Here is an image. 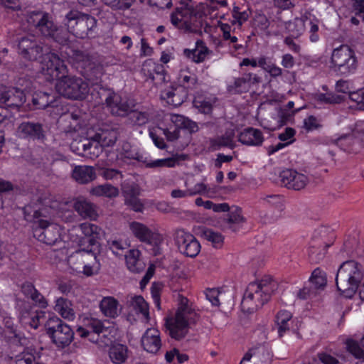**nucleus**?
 Instances as JSON below:
<instances>
[{
    "instance_id": "46",
    "label": "nucleus",
    "mask_w": 364,
    "mask_h": 364,
    "mask_svg": "<svg viewBox=\"0 0 364 364\" xmlns=\"http://www.w3.org/2000/svg\"><path fill=\"white\" fill-rule=\"evenodd\" d=\"M325 274L318 268L314 270L309 279V286L316 291L317 289H323L326 285Z\"/></svg>"
},
{
    "instance_id": "41",
    "label": "nucleus",
    "mask_w": 364,
    "mask_h": 364,
    "mask_svg": "<svg viewBox=\"0 0 364 364\" xmlns=\"http://www.w3.org/2000/svg\"><path fill=\"white\" fill-rule=\"evenodd\" d=\"M84 142H85V144H83V146L87 149L86 153L84 154V156L94 159L98 157L102 152L104 146L101 145V143H100L98 140L94 139L93 136L90 139H85Z\"/></svg>"
},
{
    "instance_id": "34",
    "label": "nucleus",
    "mask_w": 364,
    "mask_h": 364,
    "mask_svg": "<svg viewBox=\"0 0 364 364\" xmlns=\"http://www.w3.org/2000/svg\"><path fill=\"white\" fill-rule=\"evenodd\" d=\"M143 71L146 75L154 82L155 84H162L166 82V70L164 65L161 64L153 63L151 69L143 68Z\"/></svg>"
},
{
    "instance_id": "40",
    "label": "nucleus",
    "mask_w": 364,
    "mask_h": 364,
    "mask_svg": "<svg viewBox=\"0 0 364 364\" xmlns=\"http://www.w3.org/2000/svg\"><path fill=\"white\" fill-rule=\"evenodd\" d=\"M171 120L176 124V127H178L179 129H187L191 133L196 132L198 130V127L196 122L182 115H173L171 117Z\"/></svg>"
},
{
    "instance_id": "26",
    "label": "nucleus",
    "mask_w": 364,
    "mask_h": 364,
    "mask_svg": "<svg viewBox=\"0 0 364 364\" xmlns=\"http://www.w3.org/2000/svg\"><path fill=\"white\" fill-rule=\"evenodd\" d=\"M26 102V95L23 91L17 87L8 89L4 105L11 108H19Z\"/></svg>"
},
{
    "instance_id": "53",
    "label": "nucleus",
    "mask_w": 364,
    "mask_h": 364,
    "mask_svg": "<svg viewBox=\"0 0 364 364\" xmlns=\"http://www.w3.org/2000/svg\"><path fill=\"white\" fill-rule=\"evenodd\" d=\"M250 85L246 77V73L242 77L235 80L233 85H230L228 87L229 91L234 90L237 93H244L250 90Z\"/></svg>"
},
{
    "instance_id": "38",
    "label": "nucleus",
    "mask_w": 364,
    "mask_h": 364,
    "mask_svg": "<svg viewBox=\"0 0 364 364\" xmlns=\"http://www.w3.org/2000/svg\"><path fill=\"white\" fill-rule=\"evenodd\" d=\"M54 97L48 94L47 92H39L33 96L32 102L36 109H43L48 107L56 106Z\"/></svg>"
},
{
    "instance_id": "11",
    "label": "nucleus",
    "mask_w": 364,
    "mask_h": 364,
    "mask_svg": "<svg viewBox=\"0 0 364 364\" xmlns=\"http://www.w3.org/2000/svg\"><path fill=\"white\" fill-rule=\"evenodd\" d=\"M41 73L48 81L59 80L68 70L64 61L54 53H48L41 63Z\"/></svg>"
},
{
    "instance_id": "4",
    "label": "nucleus",
    "mask_w": 364,
    "mask_h": 364,
    "mask_svg": "<svg viewBox=\"0 0 364 364\" xmlns=\"http://www.w3.org/2000/svg\"><path fill=\"white\" fill-rule=\"evenodd\" d=\"M31 27H34L44 36L51 38L56 43L65 46L70 43L71 33L68 27H58L50 19L47 14L41 11H33L27 17Z\"/></svg>"
},
{
    "instance_id": "28",
    "label": "nucleus",
    "mask_w": 364,
    "mask_h": 364,
    "mask_svg": "<svg viewBox=\"0 0 364 364\" xmlns=\"http://www.w3.org/2000/svg\"><path fill=\"white\" fill-rule=\"evenodd\" d=\"M119 132L116 128L100 129L96 132L93 139L98 140L104 147L112 146L117 141Z\"/></svg>"
},
{
    "instance_id": "49",
    "label": "nucleus",
    "mask_w": 364,
    "mask_h": 364,
    "mask_svg": "<svg viewBox=\"0 0 364 364\" xmlns=\"http://www.w3.org/2000/svg\"><path fill=\"white\" fill-rule=\"evenodd\" d=\"M202 236L208 241L210 242L216 248H220L223 244V236L215 232L212 229L205 228L202 231Z\"/></svg>"
},
{
    "instance_id": "32",
    "label": "nucleus",
    "mask_w": 364,
    "mask_h": 364,
    "mask_svg": "<svg viewBox=\"0 0 364 364\" xmlns=\"http://www.w3.org/2000/svg\"><path fill=\"white\" fill-rule=\"evenodd\" d=\"M333 143L336 144L344 151L352 152L355 151V146L360 143V139L353 134H348L342 135L333 140Z\"/></svg>"
},
{
    "instance_id": "58",
    "label": "nucleus",
    "mask_w": 364,
    "mask_h": 364,
    "mask_svg": "<svg viewBox=\"0 0 364 364\" xmlns=\"http://www.w3.org/2000/svg\"><path fill=\"white\" fill-rule=\"evenodd\" d=\"M34 360V355L29 352L28 349L16 356V364H32Z\"/></svg>"
},
{
    "instance_id": "27",
    "label": "nucleus",
    "mask_w": 364,
    "mask_h": 364,
    "mask_svg": "<svg viewBox=\"0 0 364 364\" xmlns=\"http://www.w3.org/2000/svg\"><path fill=\"white\" fill-rule=\"evenodd\" d=\"M140 255V251L136 249L129 250L125 255L126 265L130 272L140 273L145 269V263Z\"/></svg>"
},
{
    "instance_id": "30",
    "label": "nucleus",
    "mask_w": 364,
    "mask_h": 364,
    "mask_svg": "<svg viewBox=\"0 0 364 364\" xmlns=\"http://www.w3.org/2000/svg\"><path fill=\"white\" fill-rule=\"evenodd\" d=\"M187 92L184 87L177 86L163 92V97L167 102L175 107L181 105L187 98Z\"/></svg>"
},
{
    "instance_id": "39",
    "label": "nucleus",
    "mask_w": 364,
    "mask_h": 364,
    "mask_svg": "<svg viewBox=\"0 0 364 364\" xmlns=\"http://www.w3.org/2000/svg\"><path fill=\"white\" fill-rule=\"evenodd\" d=\"M188 8L191 9V13L188 14L186 21L183 22V30L191 33H196L202 27V19L198 18L193 7L188 6Z\"/></svg>"
},
{
    "instance_id": "5",
    "label": "nucleus",
    "mask_w": 364,
    "mask_h": 364,
    "mask_svg": "<svg viewBox=\"0 0 364 364\" xmlns=\"http://www.w3.org/2000/svg\"><path fill=\"white\" fill-rule=\"evenodd\" d=\"M68 263L74 271L82 272L87 277L97 274L100 269L97 253L93 249L83 247L76 250L68 257Z\"/></svg>"
},
{
    "instance_id": "52",
    "label": "nucleus",
    "mask_w": 364,
    "mask_h": 364,
    "mask_svg": "<svg viewBox=\"0 0 364 364\" xmlns=\"http://www.w3.org/2000/svg\"><path fill=\"white\" fill-rule=\"evenodd\" d=\"M229 213L227 217L224 218V221L228 224V228L235 230L232 225L239 224L244 222V218L242 215V210L239 208H235L232 210L228 211Z\"/></svg>"
},
{
    "instance_id": "16",
    "label": "nucleus",
    "mask_w": 364,
    "mask_h": 364,
    "mask_svg": "<svg viewBox=\"0 0 364 364\" xmlns=\"http://www.w3.org/2000/svg\"><path fill=\"white\" fill-rule=\"evenodd\" d=\"M21 136L28 141H43L46 139V131L43 125L39 122H23L18 127Z\"/></svg>"
},
{
    "instance_id": "20",
    "label": "nucleus",
    "mask_w": 364,
    "mask_h": 364,
    "mask_svg": "<svg viewBox=\"0 0 364 364\" xmlns=\"http://www.w3.org/2000/svg\"><path fill=\"white\" fill-rule=\"evenodd\" d=\"M144 349L151 353H156L161 347L159 331L154 328H148L141 338Z\"/></svg>"
},
{
    "instance_id": "33",
    "label": "nucleus",
    "mask_w": 364,
    "mask_h": 364,
    "mask_svg": "<svg viewBox=\"0 0 364 364\" xmlns=\"http://www.w3.org/2000/svg\"><path fill=\"white\" fill-rule=\"evenodd\" d=\"M127 353L128 348L126 346L115 343L109 348V356L113 363L122 364L126 361Z\"/></svg>"
},
{
    "instance_id": "59",
    "label": "nucleus",
    "mask_w": 364,
    "mask_h": 364,
    "mask_svg": "<svg viewBox=\"0 0 364 364\" xmlns=\"http://www.w3.org/2000/svg\"><path fill=\"white\" fill-rule=\"evenodd\" d=\"M100 175L106 180H113L118 176H122L121 172L114 168H102L100 169Z\"/></svg>"
},
{
    "instance_id": "29",
    "label": "nucleus",
    "mask_w": 364,
    "mask_h": 364,
    "mask_svg": "<svg viewBox=\"0 0 364 364\" xmlns=\"http://www.w3.org/2000/svg\"><path fill=\"white\" fill-rule=\"evenodd\" d=\"M209 52V49L202 40H198L196 41V48L194 49L190 50L186 48L183 50L184 55L196 63H202Z\"/></svg>"
},
{
    "instance_id": "44",
    "label": "nucleus",
    "mask_w": 364,
    "mask_h": 364,
    "mask_svg": "<svg viewBox=\"0 0 364 364\" xmlns=\"http://www.w3.org/2000/svg\"><path fill=\"white\" fill-rule=\"evenodd\" d=\"M90 193L97 196H106L109 198L116 197L119 191L111 184H104L92 188Z\"/></svg>"
},
{
    "instance_id": "7",
    "label": "nucleus",
    "mask_w": 364,
    "mask_h": 364,
    "mask_svg": "<svg viewBox=\"0 0 364 364\" xmlns=\"http://www.w3.org/2000/svg\"><path fill=\"white\" fill-rule=\"evenodd\" d=\"M331 63L334 71L344 76L354 73L358 66L354 50L347 45H341L333 49Z\"/></svg>"
},
{
    "instance_id": "55",
    "label": "nucleus",
    "mask_w": 364,
    "mask_h": 364,
    "mask_svg": "<svg viewBox=\"0 0 364 364\" xmlns=\"http://www.w3.org/2000/svg\"><path fill=\"white\" fill-rule=\"evenodd\" d=\"M346 343L348 351L353 355L355 358L364 359V351L356 341L353 339H348Z\"/></svg>"
},
{
    "instance_id": "61",
    "label": "nucleus",
    "mask_w": 364,
    "mask_h": 364,
    "mask_svg": "<svg viewBox=\"0 0 364 364\" xmlns=\"http://www.w3.org/2000/svg\"><path fill=\"white\" fill-rule=\"evenodd\" d=\"M207 299L212 304L213 306H218L220 305V291L217 289H207L205 292Z\"/></svg>"
},
{
    "instance_id": "54",
    "label": "nucleus",
    "mask_w": 364,
    "mask_h": 364,
    "mask_svg": "<svg viewBox=\"0 0 364 364\" xmlns=\"http://www.w3.org/2000/svg\"><path fill=\"white\" fill-rule=\"evenodd\" d=\"M319 101L326 104L336 105L341 104L346 100V96L333 92H326L318 95Z\"/></svg>"
},
{
    "instance_id": "10",
    "label": "nucleus",
    "mask_w": 364,
    "mask_h": 364,
    "mask_svg": "<svg viewBox=\"0 0 364 364\" xmlns=\"http://www.w3.org/2000/svg\"><path fill=\"white\" fill-rule=\"evenodd\" d=\"M100 101L105 102L113 115L127 117L132 109L127 101H123L112 90L100 87L97 91Z\"/></svg>"
},
{
    "instance_id": "9",
    "label": "nucleus",
    "mask_w": 364,
    "mask_h": 364,
    "mask_svg": "<svg viewBox=\"0 0 364 364\" xmlns=\"http://www.w3.org/2000/svg\"><path fill=\"white\" fill-rule=\"evenodd\" d=\"M66 19L67 27L73 35L79 38L89 37L97 23L96 19L91 15L78 11H70L66 15Z\"/></svg>"
},
{
    "instance_id": "50",
    "label": "nucleus",
    "mask_w": 364,
    "mask_h": 364,
    "mask_svg": "<svg viewBox=\"0 0 364 364\" xmlns=\"http://www.w3.org/2000/svg\"><path fill=\"white\" fill-rule=\"evenodd\" d=\"M179 79L182 83V85L179 86L184 87V90L186 88L193 90L198 83V79L196 75L186 70H181L180 72Z\"/></svg>"
},
{
    "instance_id": "15",
    "label": "nucleus",
    "mask_w": 364,
    "mask_h": 364,
    "mask_svg": "<svg viewBox=\"0 0 364 364\" xmlns=\"http://www.w3.org/2000/svg\"><path fill=\"white\" fill-rule=\"evenodd\" d=\"M121 189L124 198V204L135 212H142L144 204L139 198L141 193L139 186L133 181H124Z\"/></svg>"
},
{
    "instance_id": "8",
    "label": "nucleus",
    "mask_w": 364,
    "mask_h": 364,
    "mask_svg": "<svg viewBox=\"0 0 364 364\" xmlns=\"http://www.w3.org/2000/svg\"><path fill=\"white\" fill-rule=\"evenodd\" d=\"M46 334L59 348L68 346L74 338V332L69 325L59 317L49 318L45 323Z\"/></svg>"
},
{
    "instance_id": "2",
    "label": "nucleus",
    "mask_w": 364,
    "mask_h": 364,
    "mask_svg": "<svg viewBox=\"0 0 364 364\" xmlns=\"http://www.w3.org/2000/svg\"><path fill=\"white\" fill-rule=\"evenodd\" d=\"M364 277L362 265L355 260L343 262L339 267L336 284L337 289L346 298H352Z\"/></svg>"
},
{
    "instance_id": "45",
    "label": "nucleus",
    "mask_w": 364,
    "mask_h": 364,
    "mask_svg": "<svg viewBox=\"0 0 364 364\" xmlns=\"http://www.w3.org/2000/svg\"><path fill=\"white\" fill-rule=\"evenodd\" d=\"M187 159L186 155H176L175 157L167 158L164 159H157L149 162L146 164V166L148 168H157V167H173L175 166L176 161H178L180 160H186Z\"/></svg>"
},
{
    "instance_id": "23",
    "label": "nucleus",
    "mask_w": 364,
    "mask_h": 364,
    "mask_svg": "<svg viewBox=\"0 0 364 364\" xmlns=\"http://www.w3.org/2000/svg\"><path fill=\"white\" fill-rule=\"evenodd\" d=\"M336 90L338 92H348L349 99L356 102L359 109L364 110V87L355 92H350L348 82L346 80H341L336 82Z\"/></svg>"
},
{
    "instance_id": "31",
    "label": "nucleus",
    "mask_w": 364,
    "mask_h": 364,
    "mask_svg": "<svg viewBox=\"0 0 364 364\" xmlns=\"http://www.w3.org/2000/svg\"><path fill=\"white\" fill-rule=\"evenodd\" d=\"M233 138V130L227 131L223 135L210 140V148L213 151L219 150L223 147L233 149L235 147Z\"/></svg>"
},
{
    "instance_id": "47",
    "label": "nucleus",
    "mask_w": 364,
    "mask_h": 364,
    "mask_svg": "<svg viewBox=\"0 0 364 364\" xmlns=\"http://www.w3.org/2000/svg\"><path fill=\"white\" fill-rule=\"evenodd\" d=\"M191 13V9L188 6L185 8L177 9L176 12L171 16V23L180 29H183V22L186 21L188 14Z\"/></svg>"
},
{
    "instance_id": "42",
    "label": "nucleus",
    "mask_w": 364,
    "mask_h": 364,
    "mask_svg": "<svg viewBox=\"0 0 364 364\" xmlns=\"http://www.w3.org/2000/svg\"><path fill=\"white\" fill-rule=\"evenodd\" d=\"M127 117L132 125L137 127H141L149 121V114L148 112L139 111L137 109H132Z\"/></svg>"
},
{
    "instance_id": "62",
    "label": "nucleus",
    "mask_w": 364,
    "mask_h": 364,
    "mask_svg": "<svg viewBox=\"0 0 364 364\" xmlns=\"http://www.w3.org/2000/svg\"><path fill=\"white\" fill-rule=\"evenodd\" d=\"M255 21L257 26L262 31H266L270 25L269 19L264 14H257Z\"/></svg>"
},
{
    "instance_id": "21",
    "label": "nucleus",
    "mask_w": 364,
    "mask_h": 364,
    "mask_svg": "<svg viewBox=\"0 0 364 364\" xmlns=\"http://www.w3.org/2000/svg\"><path fill=\"white\" fill-rule=\"evenodd\" d=\"M73 208L83 219L95 220L98 216L95 205L83 198L74 201Z\"/></svg>"
},
{
    "instance_id": "25",
    "label": "nucleus",
    "mask_w": 364,
    "mask_h": 364,
    "mask_svg": "<svg viewBox=\"0 0 364 364\" xmlns=\"http://www.w3.org/2000/svg\"><path fill=\"white\" fill-rule=\"evenodd\" d=\"M238 140L242 144L247 146H261L264 137L259 129L249 127L244 129L239 135Z\"/></svg>"
},
{
    "instance_id": "60",
    "label": "nucleus",
    "mask_w": 364,
    "mask_h": 364,
    "mask_svg": "<svg viewBox=\"0 0 364 364\" xmlns=\"http://www.w3.org/2000/svg\"><path fill=\"white\" fill-rule=\"evenodd\" d=\"M309 25V33H310V41L311 42H317L319 39V35L318 33V21L314 20H309L306 21Z\"/></svg>"
},
{
    "instance_id": "14",
    "label": "nucleus",
    "mask_w": 364,
    "mask_h": 364,
    "mask_svg": "<svg viewBox=\"0 0 364 364\" xmlns=\"http://www.w3.org/2000/svg\"><path fill=\"white\" fill-rule=\"evenodd\" d=\"M176 244L181 253L190 257H196L200 251V245L196 238L184 230H177L175 237Z\"/></svg>"
},
{
    "instance_id": "18",
    "label": "nucleus",
    "mask_w": 364,
    "mask_h": 364,
    "mask_svg": "<svg viewBox=\"0 0 364 364\" xmlns=\"http://www.w3.org/2000/svg\"><path fill=\"white\" fill-rule=\"evenodd\" d=\"M282 185L289 189L299 191L303 189L308 183V178L293 169L284 170L280 173Z\"/></svg>"
},
{
    "instance_id": "57",
    "label": "nucleus",
    "mask_w": 364,
    "mask_h": 364,
    "mask_svg": "<svg viewBox=\"0 0 364 364\" xmlns=\"http://www.w3.org/2000/svg\"><path fill=\"white\" fill-rule=\"evenodd\" d=\"M87 327L92 333H96L98 336L101 333H103V336H105V333L107 331V328L104 326L102 321L97 319H91L87 324Z\"/></svg>"
},
{
    "instance_id": "19",
    "label": "nucleus",
    "mask_w": 364,
    "mask_h": 364,
    "mask_svg": "<svg viewBox=\"0 0 364 364\" xmlns=\"http://www.w3.org/2000/svg\"><path fill=\"white\" fill-rule=\"evenodd\" d=\"M272 353L268 348L264 344H259L250 348L244 355L240 364L244 361H249L253 359L255 364H270L272 361Z\"/></svg>"
},
{
    "instance_id": "36",
    "label": "nucleus",
    "mask_w": 364,
    "mask_h": 364,
    "mask_svg": "<svg viewBox=\"0 0 364 364\" xmlns=\"http://www.w3.org/2000/svg\"><path fill=\"white\" fill-rule=\"evenodd\" d=\"M117 306V301L112 297H105L100 304V307L103 314L111 318H114L118 315Z\"/></svg>"
},
{
    "instance_id": "24",
    "label": "nucleus",
    "mask_w": 364,
    "mask_h": 364,
    "mask_svg": "<svg viewBox=\"0 0 364 364\" xmlns=\"http://www.w3.org/2000/svg\"><path fill=\"white\" fill-rule=\"evenodd\" d=\"M68 55L73 63L77 65V68L81 67L85 70L84 71H81V73L84 75H86V77L90 80V78L87 69L91 70L94 67L93 63L91 62L90 55L87 52L75 49H72L70 53H68Z\"/></svg>"
},
{
    "instance_id": "3",
    "label": "nucleus",
    "mask_w": 364,
    "mask_h": 364,
    "mask_svg": "<svg viewBox=\"0 0 364 364\" xmlns=\"http://www.w3.org/2000/svg\"><path fill=\"white\" fill-rule=\"evenodd\" d=\"M200 316L189 305L187 298L179 296V306L175 317L166 322L168 333L172 338L181 340L188 332L189 326L196 324Z\"/></svg>"
},
{
    "instance_id": "1",
    "label": "nucleus",
    "mask_w": 364,
    "mask_h": 364,
    "mask_svg": "<svg viewBox=\"0 0 364 364\" xmlns=\"http://www.w3.org/2000/svg\"><path fill=\"white\" fill-rule=\"evenodd\" d=\"M277 288V283L271 278L249 284L241 301L242 311L251 314L262 307Z\"/></svg>"
},
{
    "instance_id": "63",
    "label": "nucleus",
    "mask_w": 364,
    "mask_h": 364,
    "mask_svg": "<svg viewBox=\"0 0 364 364\" xmlns=\"http://www.w3.org/2000/svg\"><path fill=\"white\" fill-rule=\"evenodd\" d=\"M316 291H315L311 287L305 286L301 289L297 293V297L299 299L306 300L312 296H316Z\"/></svg>"
},
{
    "instance_id": "17",
    "label": "nucleus",
    "mask_w": 364,
    "mask_h": 364,
    "mask_svg": "<svg viewBox=\"0 0 364 364\" xmlns=\"http://www.w3.org/2000/svg\"><path fill=\"white\" fill-rule=\"evenodd\" d=\"M129 228L133 235L142 242L159 245L162 238L160 235L154 234L148 227L139 222H132Z\"/></svg>"
},
{
    "instance_id": "51",
    "label": "nucleus",
    "mask_w": 364,
    "mask_h": 364,
    "mask_svg": "<svg viewBox=\"0 0 364 364\" xmlns=\"http://www.w3.org/2000/svg\"><path fill=\"white\" fill-rule=\"evenodd\" d=\"M114 11H126L131 8L136 0H102Z\"/></svg>"
},
{
    "instance_id": "48",
    "label": "nucleus",
    "mask_w": 364,
    "mask_h": 364,
    "mask_svg": "<svg viewBox=\"0 0 364 364\" xmlns=\"http://www.w3.org/2000/svg\"><path fill=\"white\" fill-rule=\"evenodd\" d=\"M79 229L80 230L83 236L97 240L100 237V235L102 233V229L100 227L90 223H81L79 225Z\"/></svg>"
},
{
    "instance_id": "43",
    "label": "nucleus",
    "mask_w": 364,
    "mask_h": 364,
    "mask_svg": "<svg viewBox=\"0 0 364 364\" xmlns=\"http://www.w3.org/2000/svg\"><path fill=\"white\" fill-rule=\"evenodd\" d=\"M307 21V17H302L295 18L292 22H289L287 28L290 33V35H292L293 37L299 38L305 30Z\"/></svg>"
},
{
    "instance_id": "12",
    "label": "nucleus",
    "mask_w": 364,
    "mask_h": 364,
    "mask_svg": "<svg viewBox=\"0 0 364 364\" xmlns=\"http://www.w3.org/2000/svg\"><path fill=\"white\" fill-rule=\"evenodd\" d=\"M33 237L48 245L60 241V226L46 220L39 219L33 228Z\"/></svg>"
},
{
    "instance_id": "6",
    "label": "nucleus",
    "mask_w": 364,
    "mask_h": 364,
    "mask_svg": "<svg viewBox=\"0 0 364 364\" xmlns=\"http://www.w3.org/2000/svg\"><path fill=\"white\" fill-rule=\"evenodd\" d=\"M58 93L65 98L82 100L89 93V85L82 78L68 74L63 75L55 84Z\"/></svg>"
},
{
    "instance_id": "22",
    "label": "nucleus",
    "mask_w": 364,
    "mask_h": 364,
    "mask_svg": "<svg viewBox=\"0 0 364 364\" xmlns=\"http://www.w3.org/2000/svg\"><path fill=\"white\" fill-rule=\"evenodd\" d=\"M72 177L80 184L89 183L97 178L95 169L90 166H76L72 172Z\"/></svg>"
},
{
    "instance_id": "64",
    "label": "nucleus",
    "mask_w": 364,
    "mask_h": 364,
    "mask_svg": "<svg viewBox=\"0 0 364 364\" xmlns=\"http://www.w3.org/2000/svg\"><path fill=\"white\" fill-rule=\"evenodd\" d=\"M304 127L308 131H311L321 127L317 118L313 115L309 116L304 121Z\"/></svg>"
},
{
    "instance_id": "35",
    "label": "nucleus",
    "mask_w": 364,
    "mask_h": 364,
    "mask_svg": "<svg viewBox=\"0 0 364 364\" xmlns=\"http://www.w3.org/2000/svg\"><path fill=\"white\" fill-rule=\"evenodd\" d=\"M129 303L136 314H141L147 321L150 319L149 304L141 296L131 297Z\"/></svg>"
},
{
    "instance_id": "13",
    "label": "nucleus",
    "mask_w": 364,
    "mask_h": 364,
    "mask_svg": "<svg viewBox=\"0 0 364 364\" xmlns=\"http://www.w3.org/2000/svg\"><path fill=\"white\" fill-rule=\"evenodd\" d=\"M18 48L19 54L28 60H36L45 53L42 43L33 35L21 37Z\"/></svg>"
},
{
    "instance_id": "56",
    "label": "nucleus",
    "mask_w": 364,
    "mask_h": 364,
    "mask_svg": "<svg viewBox=\"0 0 364 364\" xmlns=\"http://www.w3.org/2000/svg\"><path fill=\"white\" fill-rule=\"evenodd\" d=\"M80 249L85 247L86 249H93L95 252L99 251V242L97 239L89 237L81 236L78 240Z\"/></svg>"
},
{
    "instance_id": "37",
    "label": "nucleus",
    "mask_w": 364,
    "mask_h": 364,
    "mask_svg": "<svg viewBox=\"0 0 364 364\" xmlns=\"http://www.w3.org/2000/svg\"><path fill=\"white\" fill-rule=\"evenodd\" d=\"M55 310L64 318L71 320L75 317L74 311L71 308V303L67 299L62 297L56 300Z\"/></svg>"
}]
</instances>
